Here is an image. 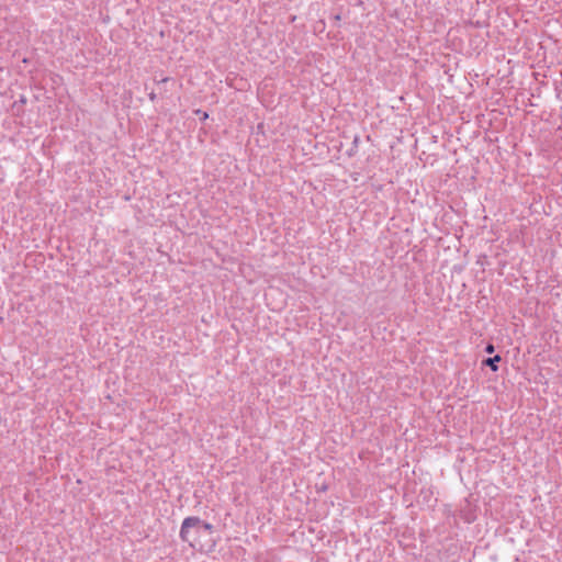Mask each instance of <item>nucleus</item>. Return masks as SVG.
<instances>
[{
    "mask_svg": "<svg viewBox=\"0 0 562 562\" xmlns=\"http://www.w3.org/2000/svg\"><path fill=\"white\" fill-rule=\"evenodd\" d=\"M212 532L213 526L211 524L204 522L199 517H187L181 525L180 538L188 542L190 547L202 549V537Z\"/></svg>",
    "mask_w": 562,
    "mask_h": 562,
    "instance_id": "f257e3e1",
    "label": "nucleus"
},
{
    "mask_svg": "<svg viewBox=\"0 0 562 562\" xmlns=\"http://www.w3.org/2000/svg\"><path fill=\"white\" fill-rule=\"evenodd\" d=\"M486 351H487L488 353H492V352L494 351V346H493V345H488V346L486 347Z\"/></svg>",
    "mask_w": 562,
    "mask_h": 562,
    "instance_id": "7ed1b4c3",
    "label": "nucleus"
},
{
    "mask_svg": "<svg viewBox=\"0 0 562 562\" xmlns=\"http://www.w3.org/2000/svg\"><path fill=\"white\" fill-rule=\"evenodd\" d=\"M501 361V357L499 356H495L494 358H487L485 360V364L488 366L493 371H497V366H496V362H499Z\"/></svg>",
    "mask_w": 562,
    "mask_h": 562,
    "instance_id": "f03ea898",
    "label": "nucleus"
},
{
    "mask_svg": "<svg viewBox=\"0 0 562 562\" xmlns=\"http://www.w3.org/2000/svg\"><path fill=\"white\" fill-rule=\"evenodd\" d=\"M207 117H209V114H207L206 112H204V113L202 114V119H203V120H206Z\"/></svg>",
    "mask_w": 562,
    "mask_h": 562,
    "instance_id": "20e7f679",
    "label": "nucleus"
}]
</instances>
